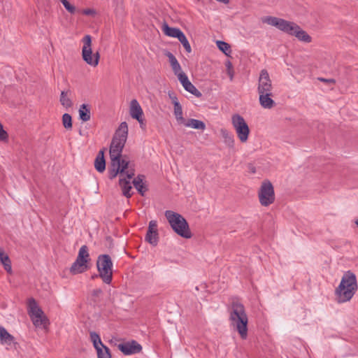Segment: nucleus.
Instances as JSON below:
<instances>
[{"mask_svg": "<svg viewBox=\"0 0 358 358\" xmlns=\"http://www.w3.org/2000/svg\"><path fill=\"white\" fill-rule=\"evenodd\" d=\"M128 134V126L127 122H122L115 136L113 138L109 154L110 158V167L108 170V177L110 179L115 178L118 173L122 176L124 171L128 178H132L134 176V169L129 166V162L125 157L122 156V150L127 141Z\"/></svg>", "mask_w": 358, "mask_h": 358, "instance_id": "1", "label": "nucleus"}, {"mask_svg": "<svg viewBox=\"0 0 358 358\" xmlns=\"http://www.w3.org/2000/svg\"><path fill=\"white\" fill-rule=\"evenodd\" d=\"M263 23L276 27L279 30L291 36H296L304 43L311 42V37L301 27L293 22L273 16H265L262 19Z\"/></svg>", "mask_w": 358, "mask_h": 358, "instance_id": "2", "label": "nucleus"}, {"mask_svg": "<svg viewBox=\"0 0 358 358\" xmlns=\"http://www.w3.org/2000/svg\"><path fill=\"white\" fill-rule=\"evenodd\" d=\"M357 289V278L355 273L348 271L341 279L340 285L336 289V295L338 303L350 301Z\"/></svg>", "mask_w": 358, "mask_h": 358, "instance_id": "3", "label": "nucleus"}, {"mask_svg": "<svg viewBox=\"0 0 358 358\" xmlns=\"http://www.w3.org/2000/svg\"><path fill=\"white\" fill-rule=\"evenodd\" d=\"M229 318L231 325L238 331L241 337L245 338L248 334V318L244 306L238 301H234Z\"/></svg>", "mask_w": 358, "mask_h": 358, "instance_id": "4", "label": "nucleus"}, {"mask_svg": "<svg viewBox=\"0 0 358 358\" xmlns=\"http://www.w3.org/2000/svg\"><path fill=\"white\" fill-rule=\"evenodd\" d=\"M164 215L174 232L185 238L192 237L189 224L180 214L169 210L165 211Z\"/></svg>", "mask_w": 358, "mask_h": 358, "instance_id": "5", "label": "nucleus"}, {"mask_svg": "<svg viewBox=\"0 0 358 358\" xmlns=\"http://www.w3.org/2000/svg\"><path fill=\"white\" fill-rule=\"evenodd\" d=\"M28 313L36 327L47 328L49 324V320L33 298L29 299L28 301Z\"/></svg>", "mask_w": 358, "mask_h": 358, "instance_id": "6", "label": "nucleus"}, {"mask_svg": "<svg viewBox=\"0 0 358 358\" xmlns=\"http://www.w3.org/2000/svg\"><path fill=\"white\" fill-rule=\"evenodd\" d=\"M113 262L108 255H100L96 260V268L100 277L106 284H110L113 279Z\"/></svg>", "mask_w": 358, "mask_h": 358, "instance_id": "7", "label": "nucleus"}, {"mask_svg": "<svg viewBox=\"0 0 358 358\" xmlns=\"http://www.w3.org/2000/svg\"><path fill=\"white\" fill-rule=\"evenodd\" d=\"M83 42L82 57L83 60L92 66H96L99 64L100 55L99 52H92V37L90 35H85L83 38Z\"/></svg>", "mask_w": 358, "mask_h": 358, "instance_id": "8", "label": "nucleus"}, {"mask_svg": "<svg viewBox=\"0 0 358 358\" xmlns=\"http://www.w3.org/2000/svg\"><path fill=\"white\" fill-rule=\"evenodd\" d=\"M90 260L88 248L83 245L78 252L76 261L72 264L70 271L73 274L83 273L87 269V263Z\"/></svg>", "mask_w": 358, "mask_h": 358, "instance_id": "9", "label": "nucleus"}, {"mask_svg": "<svg viewBox=\"0 0 358 358\" xmlns=\"http://www.w3.org/2000/svg\"><path fill=\"white\" fill-rule=\"evenodd\" d=\"M231 123L240 141L245 143L248 139L250 129L244 118L238 114H235L231 117Z\"/></svg>", "mask_w": 358, "mask_h": 358, "instance_id": "10", "label": "nucleus"}, {"mask_svg": "<svg viewBox=\"0 0 358 358\" xmlns=\"http://www.w3.org/2000/svg\"><path fill=\"white\" fill-rule=\"evenodd\" d=\"M259 199L262 206H268L275 201V194L273 185L269 181L262 182L259 189Z\"/></svg>", "mask_w": 358, "mask_h": 358, "instance_id": "11", "label": "nucleus"}, {"mask_svg": "<svg viewBox=\"0 0 358 358\" xmlns=\"http://www.w3.org/2000/svg\"><path fill=\"white\" fill-rule=\"evenodd\" d=\"M273 87L271 80L269 78L268 73L266 70L263 69L261 71L259 82H258V87H257V92L259 94H264V93H272Z\"/></svg>", "mask_w": 358, "mask_h": 358, "instance_id": "12", "label": "nucleus"}, {"mask_svg": "<svg viewBox=\"0 0 358 358\" xmlns=\"http://www.w3.org/2000/svg\"><path fill=\"white\" fill-rule=\"evenodd\" d=\"M117 348L124 355L138 354L142 350V346L134 340L119 343Z\"/></svg>", "mask_w": 358, "mask_h": 358, "instance_id": "13", "label": "nucleus"}, {"mask_svg": "<svg viewBox=\"0 0 358 358\" xmlns=\"http://www.w3.org/2000/svg\"><path fill=\"white\" fill-rule=\"evenodd\" d=\"M178 78L187 92L191 93L196 97H200L201 96V93L189 80V78L185 73H180Z\"/></svg>", "mask_w": 358, "mask_h": 358, "instance_id": "14", "label": "nucleus"}, {"mask_svg": "<svg viewBox=\"0 0 358 358\" xmlns=\"http://www.w3.org/2000/svg\"><path fill=\"white\" fill-rule=\"evenodd\" d=\"M129 113L132 118L141 122V117L143 115V112L139 103L136 99L131 100L130 103Z\"/></svg>", "mask_w": 358, "mask_h": 358, "instance_id": "15", "label": "nucleus"}, {"mask_svg": "<svg viewBox=\"0 0 358 358\" xmlns=\"http://www.w3.org/2000/svg\"><path fill=\"white\" fill-rule=\"evenodd\" d=\"M127 171V169L124 171V172ZM120 174V181L119 184L122 189V194L124 196H125L127 198L131 197V194L130 193V191L131 189V186L130 185L129 180L131 178H128L127 176L126 173H124L122 176Z\"/></svg>", "mask_w": 358, "mask_h": 358, "instance_id": "16", "label": "nucleus"}, {"mask_svg": "<svg viewBox=\"0 0 358 358\" xmlns=\"http://www.w3.org/2000/svg\"><path fill=\"white\" fill-rule=\"evenodd\" d=\"M259 94V103L262 108L266 109H271L275 105V101L271 98L272 93H264Z\"/></svg>", "mask_w": 358, "mask_h": 358, "instance_id": "17", "label": "nucleus"}, {"mask_svg": "<svg viewBox=\"0 0 358 358\" xmlns=\"http://www.w3.org/2000/svg\"><path fill=\"white\" fill-rule=\"evenodd\" d=\"M94 167L97 171L102 173L106 169V161L103 150H100L94 160Z\"/></svg>", "mask_w": 358, "mask_h": 358, "instance_id": "18", "label": "nucleus"}, {"mask_svg": "<svg viewBox=\"0 0 358 358\" xmlns=\"http://www.w3.org/2000/svg\"><path fill=\"white\" fill-rule=\"evenodd\" d=\"M0 340H1V343L3 345L11 346L13 344H14L15 338L11 334H10L7 331V330L5 328L1 327H0Z\"/></svg>", "mask_w": 358, "mask_h": 358, "instance_id": "19", "label": "nucleus"}, {"mask_svg": "<svg viewBox=\"0 0 358 358\" xmlns=\"http://www.w3.org/2000/svg\"><path fill=\"white\" fill-rule=\"evenodd\" d=\"M166 55L168 57L172 70L177 77H178L180 73H185L182 71L180 64L178 62L177 59L171 52H168Z\"/></svg>", "mask_w": 358, "mask_h": 358, "instance_id": "20", "label": "nucleus"}, {"mask_svg": "<svg viewBox=\"0 0 358 358\" xmlns=\"http://www.w3.org/2000/svg\"><path fill=\"white\" fill-rule=\"evenodd\" d=\"M220 135L224 140V143L229 148H233L235 144L234 135L226 129H220Z\"/></svg>", "mask_w": 358, "mask_h": 358, "instance_id": "21", "label": "nucleus"}, {"mask_svg": "<svg viewBox=\"0 0 358 358\" xmlns=\"http://www.w3.org/2000/svg\"><path fill=\"white\" fill-rule=\"evenodd\" d=\"M164 33L171 37L178 38L182 31L178 28L170 27L166 23H164L162 27Z\"/></svg>", "mask_w": 358, "mask_h": 358, "instance_id": "22", "label": "nucleus"}, {"mask_svg": "<svg viewBox=\"0 0 358 358\" xmlns=\"http://www.w3.org/2000/svg\"><path fill=\"white\" fill-rule=\"evenodd\" d=\"M79 117L83 122H87L90 120V108L87 104H82L78 110Z\"/></svg>", "mask_w": 358, "mask_h": 358, "instance_id": "23", "label": "nucleus"}, {"mask_svg": "<svg viewBox=\"0 0 358 358\" xmlns=\"http://www.w3.org/2000/svg\"><path fill=\"white\" fill-rule=\"evenodd\" d=\"M71 92L70 90L62 91L60 95V103L66 108H71L73 106L72 101L70 98Z\"/></svg>", "mask_w": 358, "mask_h": 358, "instance_id": "24", "label": "nucleus"}, {"mask_svg": "<svg viewBox=\"0 0 358 358\" xmlns=\"http://www.w3.org/2000/svg\"><path fill=\"white\" fill-rule=\"evenodd\" d=\"M145 176L143 175H139L136 178H135L133 180V184L134 187L137 189V191L142 195H144V193L147 190L144 183L143 180Z\"/></svg>", "mask_w": 358, "mask_h": 358, "instance_id": "25", "label": "nucleus"}, {"mask_svg": "<svg viewBox=\"0 0 358 358\" xmlns=\"http://www.w3.org/2000/svg\"><path fill=\"white\" fill-rule=\"evenodd\" d=\"M187 127H191L196 129L204 130L206 129L205 123L201 120L196 119H189L187 122L185 120L182 123Z\"/></svg>", "mask_w": 358, "mask_h": 358, "instance_id": "26", "label": "nucleus"}, {"mask_svg": "<svg viewBox=\"0 0 358 358\" xmlns=\"http://www.w3.org/2000/svg\"><path fill=\"white\" fill-rule=\"evenodd\" d=\"M90 339L91 341L93 343V345L96 350H98V349L102 348L103 347V344L101 342V338L98 334L96 332L92 331L90 332Z\"/></svg>", "mask_w": 358, "mask_h": 358, "instance_id": "27", "label": "nucleus"}, {"mask_svg": "<svg viewBox=\"0 0 358 358\" xmlns=\"http://www.w3.org/2000/svg\"><path fill=\"white\" fill-rule=\"evenodd\" d=\"M174 115L178 124L185 123V118L182 116V109L180 103H176L174 106Z\"/></svg>", "mask_w": 358, "mask_h": 358, "instance_id": "28", "label": "nucleus"}, {"mask_svg": "<svg viewBox=\"0 0 358 358\" xmlns=\"http://www.w3.org/2000/svg\"><path fill=\"white\" fill-rule=\"evenodd\" d=\"M145 241L148 242L150 245L153 246H156L159 241V235L157 231H153V233L150 234L149 231H147V234L145 236Z\"/></svg>", "mask_w": 358, "mask_h": 358, "instance_id": "29", "label": "nucleus"}, {"mask_svg": "<svg viewBox=\"0 0 358 358\" xmlns=\"http://www.w3.org/2000/svg\"><path fill=\"white\" fill-rule=\"evenodd\" d=\"M0 261L4 266L5 270L7 272L11 271L10 260L8 256L1 250H0Z\"/></svg>", "mask_w": 358, "mask_h": 358, "instance_id": "30", "label": "nucleus"}, {"mask_svg": "<svg viewBox=\"0 0 358 358\" xmlns=\"http://www.w3.org/2000/svg\"><path fill=\"white\" fill-rule=\"evenodd\" d=\"M216 43L217 48L226 55L229 56L231 54V47L227 43L222 41H217Z\"/></svg>", "mask_w": 358, "mask_h": 358, "instance_id": "31", "label": "nucleus"}, {"mask_svg": "<svg viewBox=\"0 0 358 358\" xmlns=\"http://www.w3.org/2000/svg\"><path fill=\"white\" fill-rule=\"evenodd\" d=\"M62 124L66 129H71L72 128V118L68 113H64L62 116Z\"/></svg>", "mask_w": 358, "mask_h": 358, "instance_id": "32", "label": "nucleus"}, {"mask_svg": "<svg viewBox=\"0 0 358 358\" xmlns=\"http://www.w3.org/2000/svg\"><path fill=\"white\" fill-rule=\"evenodd\" d=\"M96 352L98 358H111L109 349L106 345H103L102 348L98 349Z\"/></svg>", "mask_w": 358, "mask_h": 358, "instance_id": "33", "label": "nucleus"}, {"mask_svg": "<svg viewBox=\"0 0 358 358\" xmlns=\"http://www.w3.org/2000/svg\"><path fill=\"white\" fill-rule=\"evenodd\" d=\"M178 39L182 44L185 50L187 52H191V51H192L191 46H190L185 35L183 34V32L180 34V36H179V38Z\"/></svg>", "mask_w": 358, "mask_h": 358, "instance_id": "34", "label": "nucleus"}, {"mask_svg": "<svg viewBox=\"0 0 358 358\" xmlns=\"http://www.w3.org/2000/svg\"><path fill=\"white\" fill-rule=\"evenodd\" d=\"M148 231L150 232V234L153 233V231H157V222L155 220H151L149 222Z\"/></svg>", "mask_w": 358, "mask_h": 358, "instance_id": "35", "label": "nucleus"}, {"mask_svg": "<svg viewBox=\"0 0 358 358\" xmlns=\"http://www.w3.org/2000/svg\"><path fill=\"white\" fill-rule=\"evenodd\" d=\"M8 139V134L7 132L3 129L2 124L0 122V140L1 141H6Z\"/></svg>", "mask_w": 358, "mask_h": 358, "instance_id": "36", "label": "nucleus"}, {"mask_svg": "<svg viewBox=\"0 0 358 358\" xmlns=\"http://www.w3.org/2000/svg\"><path fill=\"white\" fill-rule=\"evenodd\" d=\"M169 96L171 99L173 106H176V103H180L178 100V98L176 97V94L174 93L169 92Z\"/></svg>", "mask_w": 358, "mask_h": 358, "instance_id": "37", "label": "nucleus"}, {"mask_svg": "<svg viewBox=\"0 0 358 358\" xmlns=\"http://www.w3.org/2000/svg\"><path fill=\"white\" fill-rule=\"evenodd\" d=\"M318 79L320 81L324 82L325 83H328V84H334L335 83V80L334 79H326V78H319Z\"/></svg>", "mask_w": 358, "mask_h": 358, "instance_id": "38", "label": "nucleus"}, {"mask_svg": "<svg viewBox=\"0 0 358 358\" xmlns=\"http://www.w3.org/2000/svg\"><path fill=\"white\" fill-rule=\"evenodd\" d=\"M102 293V290L101 289H96L93 290L92 295L94 296H99Z\"/></svg>", "mask_w": 358, "mask_h": 358, "instance_id": "39", "label": "nucleus"}, {"mask_svg": "<svg viewBox=\"0 0 358 358\" xmlns=\"http://www.w3.org/2000/svg\"><path fill=\"white\" fill-rule=\"evenodd\" d=\"M83 14L85 15H92L93 13H94V11L92 9H85L83 10Z\"/></svg>", "mask_w": 358, "mask_h": 358, "instance_id": "40", "label": "nucleus"}, {"mask_svg": "<svg viewBox=\"0 0 358 358\" xmlns=\"http://www.w3.org/2000/svg\"><path fill=\"white\" fill-rule=\"evenodd\" d=\"M248 170L252 173H256V169H255V167L252 164H249L248 165Z\"/></svg>", "mask_w": 358, "mask_h": 358, "instance_id": "41", "label": "nucleus"}, {"mask_svg": "<svg viewBox=\"0 0 358 358\" xmlns=\"http://www.w3.org/2000/svg\"><path fill=\"white\" fill-rule=\"evenodd\" d=\"M227 73L230 78V80H231L234 78V71L233 69L227 70Z\"/></svg>", "mask_w": 358, "mask_h": 358, "instance_id": "42", "label": "nucleus"}, {"mask_svg": "<svg viewBox=\"0 0 358 358\" xmlns=\"http://www.w3.org/2000/svg\"><path fill=\"white\" fill-rule=\"evenodd\" d=\"M226 67H227V70L233 69L232 64L230 62H227L226 63Z\"/></svg>", "mask_w": 358, "mask_h": 358, "instance_id": "43", "label": "nucleus"}, {"mask_svg": "<svg viewBox=\"0 0 358 358\" xmlns=\"http://www.w3.org/2000/svg\"><path fill=\"white\" fill-rule=\"evenodd\" d=\"M143 121H144V120H143V118L142 117L141 120V122H139V124H140L141 127L143 128V129L145 127V124H144Z\"/></svg>", "mask_w": 358, "mask_h": 358, "instance_id": "44", "label": "nucleus"}, {"mask_svg": "<svg viewBox=\"0 0 358 358\" xmlns=\"http://www.w3.org/2000/svg\"><path fill=\"white\" fill-rule=\"evenodd\" d=\"M355 222V224H356V225L357 226V227H358V219H357V220H356Z\"/></svg>", "mask_w": 358, "mask_h": 358, "instance_id": "45", "label": "nucleus"}, {"mask_svg": "<svg viewBox=\"0 0 358 358\" xmlns=\"http://www.w3.org/2000/svg\"><path fill=\"white\" fill-rule=\"evenodd\" d=\"M99 276L98 275H96L95 276L94 275H92V278H95V277H97Z\"/></svg>", "mask_w": 358, "mask_h": 358, "instance_id": "46", "label": "nucleus"}]
</instances>
